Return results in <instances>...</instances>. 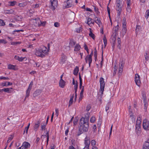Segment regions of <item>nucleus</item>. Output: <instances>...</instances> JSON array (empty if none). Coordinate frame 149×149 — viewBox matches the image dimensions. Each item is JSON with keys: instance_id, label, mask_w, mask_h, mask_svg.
<instances>
[{"instance_id": "c756f323", "label": "nucleus", "mask_w": 149, "mask_h": 149, "mask_svg": "<svg viewBox=\"0 0 149 149\" xmlns=\"http://www.w3.org/2000/svg\"><path fill=\"white\" fill-rule=\"evenodd\" d=\"M81 48L79 44H77L74 47V50L75 51H79Z\"/></svg>"}, {"instance_id": "13d9d810", "label": "nucleus", "mask_w": 149, "mask_h": 149, "mask_svg": "<svg viewBox=\"0 0 149 149\" xmlns=\"http://www.w3.org/2000/svg\"><path fill=\"white\" fill-rule=\"evenodd\" d=\"M102 95L103 94H102L101 93V94L100 95H99L98 96V99L99 100V101L100 102H101L102 101Z\"/></svg>"}, {"instance_id": "58836bf2", "label": "nucleus", "mask_w": 149, "mask_h": 149, "mask_svg": "<svg viewBox=\"0 0 149 149\" xmlns=\"http://www.w3.org/2000/svg\"><path fill=\"white\" fill-rule=\"evenodd\" d=\"M102 61L100 63V65L101 67H102V65H103V47H102Z\"/></svg>"}, {"instance_id": "bf43d9fd", "label": "nucleus", "mask_w": 149, "mask_h": 149, "mask_svg": "<svg viewBox=\"0 0 149 149\" xmlns=\"http://www.w3.org/2000/svg\"><path fill=\"white\" fill-rule=\"evenodd\" d=\"M88 60L89 62V67H90L91 64L92 63V59H88Z\"/></svg>"}, {"instance_id": "b1692460", "label": "nucleus", "mask_w": 149, "mask_h": 149, "mask_svg": "<svg viewBox=\"0 0 149 149\" xmlns=\"http://www.w3.org/2000/svg\"><path fill=\"white\" fill-rule=\"evenodd\" d=\"M76 43L75 42L73 39H70L69 42V45L70 47H73L75 45Z\"/></svg>"}, {"instance_id": "338daca9", "label": "nucleus", "mask_w": 149, "mask_h": 149, "mask_svg": "<svg viewBox=\"0 0 149 149\" xmlns=\"http://www.w3.org/2000/svg\"><path fill=\"white\" fill-rule=\"evenodd\" d=\"M116 2L117 4H122V2L121 1L116 0Z\"/></svg>"}, {"instance_id": "69168bd1", "label": "nucleus", "mask_w": 149, "mask_h": 149, "mask_svg": "<svg viewBox=\"0 0 149 149\" xmlns=\"http://www.w3.org/2000/svg\"><path fill=\"white\" fill-rule=\"evenodd\" d=\"M24 31V30H23L22 29H21V30H14L13 31V32H19L20 31L23 32V31Z\"/></svg>"}, {"instance_id": "5701e85b", "label": "nucleus", "mask_w": 149, "mask_h": 149, "mask_svg": "<svg viewBox=\"0 0 149 149\" xmlns=\"http://www.w3.org/2000/svg\"><path fill=\"white\" fill-rule=\"evenodd\" d=\"M12 83H10V82H6L4 83H2L1 85L3 86H8L12 85Z\"/></svg>"}, {"instance_id": "8fccbe9b", "label": "nucleus", "mask_w": 149, "mask_h": 149, "mask_svg": "<svg viewBox=\"0 0 149 149\" xmlns=\"http://www.w3.org/2000/svg\"><path fill=\"white\" fill-rule=\"evenodd\" d=\"M84 49H85V50H86V51H87L88 53V54L89 53L88 49V48L87 46V45L86 44H84Z\"/></svg>"}, {"instance_id": "6e6d98bb", "label": "nucleus", "mask_w": 149, "mask_h": 149, "mask_svg": "<svg viewBox=\"0 0 149 149\" xmlns=\"http://www.w3.org/2000/svg\"><path fill=\"white\" fill-rule=\"evenodd\" d=\"M54 26L55 27H58L59 26V23L58 22H55L54 24Z\"/></svg>"}, {"instance_id": "4468645a", "label": "nucleus", "mask_w": 149, "mask_h": 149, "mask_svg": "<svg viewBox=\"0 0 149 149\" xmlns=\"http://www.w3.org/2000/svg\"><path fill=\"white\" fill-rule=\"evenodd\" d=\"M14 10L13 9L8 10H5L4 13L5 14H11L14 13Z\"/></svg>"}, {"instance_id": "393cba45", "label": "nucleus", "mask_w": 149, "mask_h": 149, "mask_svg": "<svg viewBox=\"0 0 149 149\" xmlns=\"http://www.w3.org/2000/svg\"><path fill=\"white\" fill-rule=\"evenodd\" d=\"M119 26L117 25L115 27V28H113L114 32L113 33V35H117V33L118 30Z\"/></svg>"}, {"instance_id": "864d4df0", "label": "nucleus", "mask_w": 149, "mask_h": 149, "mask_svg": "<svg viewBox=\"0 0 149 149\" xmlns=\"http://www.w3.org/2000/svg\"><path fill=\"white\" fill-rule=\"evenodd\" d=\"M84 89V86H83L82 87V88H81V91L80 93V95H81V96L83 95Z\"/></svg>"}, {"instance_id": "39448f33", "label": "nucleus", "mask_w": 149, "mask_h": 149, "mask_svg": "<svg viewBox=\"0 0 149 149\" xmlns=\"http://www.w3.org/2000/svg\"><path fill=\"white\" fill-rule=\"evenodd\" d=\"M141 123V121L140 120H139L138 118L136 123V130L138 131H140V130Z\"/></svg>"}, {"instance_id": "f8f14e48", "label": "nucleus", "mask_w": 149, "mask_h": 149, "mask_svg": "<svg viewBox=\"0 0 149 149\" xmlns=\"http://www.w3.org/2000/svg\"><path fill=\"white\" fill-rule=\"evenodd\" d=\"M42 92V90L40 89H38L36 90L33 94V96L34 97H35L39 95H40Z\"/></svg>"}, {"instance_id": "09e8293b", "label": "nucleus", "mask_w": 149, "mask_h": 149, "mask_svg": "<svg viewBox=\"0 0 149 149\" xmlns=\"http://www.w3.org/2000/svg\"><path fill=\"white\" fill-rule=\"evenodd\" d=\"M65 58H63V57H62V59L61 60L60 62V63L62 64H63L64 63H65Z\"/></svg>"}, {"instance_id": "473e14b6", "label": "nucleus", "mask_w": 149, "mask_h": 149, "mask_svg": "<svg viewBox=\"0 0 149 149\" xmlns=\"http://www.w3.org/2000/svg\"><path fill=\"white\" fill-rule=\"evenodd\" d=\"M94 50L95 51L94 52V56L95 57V61H96L97 58V54L96 48H95L94 49Z\"/></svg>"}, {"instance_id": "2f4dec72", "label": "nucleus", "mask_w": 149, "mask_h": 149, "mask_svg": "<svg viewBox=\"0 0 149 149\" xmlns=\"http://www.w3.org/2000/svg\"><path fill=\"white\" fill-rule=\"evenodd\" d=\"M148 54L149 52L148 51L146 52V54L145 55V60L147 61L149 59Z\"/></svg>"}, {"instance_id": "9d476101", "label": "nucleus", "mask_w": 149, "mask_h": 149, "mask_svg": "<svg viewBox=\"0 0 149 149\" xmlns=\"http://www.w3.org/2000/svg\"><path fill=\"white\" fill-rule=\"evenodd\" d=\"M116 35H113L112 36L110 39V42L112 44H115L116 41Z\"/></svg>"}, {"instance_id": "2eb2a0df", "label": "nucleus", "mask_w": 149, "mask_h": 149, "mask_svg": "<svg viewBox=\"0 0 149 149\" xmlns=\"http://www.w3.org/2000/svg\"><path fill=\"white\" fill-rule=\"evenodd\" d=\"M90 143V140L88 139L87 138H86L85 139L84 144L86 145L85 146L89 147Z\"/></svg>"}, {"instance_id": "5fc2aeb1", "label": "nucleus", "mask_w": 149, "mask_h": 149, "mask_svg": "<svg viewBox=\"0 0 149 149\" xmlns=\"http://www.w3.org/2000/svg\"><path fill=\"white\" fill-rule=\"evenodd\" d=\"M109 103H108L107 105L105 107V110L106 111H107L109 110Z\"/></svg>"}, {"instance_id": "c03bdc74", "label": "nucleus", "mask_w": 149, "mask_h": 149, "mask_svg": "<svg viewBox=\"0 0 149 149\" xmlns=\"http://www.w3.org/2000/svg\"><path fill=\"white\" fill-rule=\"evenodd\" d=\"M149 17V10H148L146 12V14L145 15V17L147 19L148 17Z\"/></svg>"}, {"instance_id": "412c9836", "label": "nucleus", "mask_w": 149, "mask_h": 149, "mask_svg": "<svg viewBox=\"0 0 149 149\" xmlns=\"http://www.w3.org/2000/svg\"><path fill=\"white\" fill-rule=\"evenodd\" d=\"M79 70V68L77 66H76L74 70L73 74L75 75H77L78 74V73Z\"/></svg>"}, {"instance_id": "37998d69", "label": "nucleus", "mask_w": 149, "mask_h": 149, "mask_svg": "<svg viewBox=\"0 0 149 149\" xmlns=\"http://www.w3.org/2000/svg\"><path fill=\"white\" fill-rule=\"evenodd\" d=\"M91 108V107L90 104L88 105L86 107V111H88L90 110Z\"/></svg>"}, {"instance_id": "a19ab883", "label": "nucleus", "mask_w": 149, "mask_h": 149, "mask_svg": "<svg viewBox=\"0 0 149 149\" xmlns=\"http://www.w3.org/2000/svg\"><path fill=\"white\" fill-rule=\"evenodd\" d=\"M123 71V68H119L118 72V74L119 76H120L121 75V73Z\"/></svg>"}, {"instance_id": "6e6552de", "label": "nucleus", "mask_w": 149, "mask_h": 149, "mask_svg": "<svg viewBox=\"0 0 149 149\" xmlns=\"http://www.w3.org/2000/svg\"><path fill=\"white\" fill-rule=\"evenodd\" d=\"M127 4L126 8L127 11L129 13H130L131 12L130 7L131 0H127Z\"/></svg>"}, {"instance_id": "20e7f679", "label": "nucleus", "mask_w": 149, "mask_h": 149, "mask_svg": "<svg viewBox=\"0 0 149 149\" xmlns=\"http://www.w3.org/2000/svg\"><path fill=\"white\" fill-rule=\"evenodd\" d=\"M143 125L144 130H149L148 122L146 119H145L143 120Z\"/></svg>"}, {"instance_id": "49530a36", "label": "nucleus", "mask_w": 149, "mask_h": 149, "mask_svg": "<svg viewBox=\"0 0 149 149\" xmlns=\"http://www.w3.org/2000/svg\"><path fill=\"white\" fill-rule=\"evenodd\" d=\"M95 120V117L93 116L91 117L90 119V121L91 123H93L94 122Z\"/></svg>"}, {"instance_id": "de8ad7c7", "label": "nucleus", "mask_w": 149, "mask_h": 149, "mask_svg": "<svg viewBox=\"0 0 149 149\" xmlns=\"http://www.w3.org/2000/svg\"><path fill=\"white\" fill-rule=\"evenodd\" d=\"M9 3H10V6H13L15 5L16 2L15 1H10Z\"/></svg>"}, {"instance_id": "e2e57ef3", "label": "nucleus", "mask_w": 149, "mask_h": 149, "mask_svg": "<svg viewBox=\"0 0 149 149\" xmlns=\"http://www.w3.org/2000/svg\"><path fill=\"white\" fill-rule=\"evenodd\" d=\"M118 40V44H121V41L120 38H118L117 39Z\"/></svg>"}, {"instance_id": "774afa93", "label": "nucleus", "mask_w": 149, "mask_h": 149, "mask_svg": "<svg viewBox=\"0 0 149 149\" xmlns=\"http://www.w3.org/2000/svg\"><path fill=\"white\" fill-rule=\"evenodd\" d=\"M56 114L57 116H58V109H56L55 110Z\"/></svg>"}, {"instance_id": "ea45409f", "label": "nucleus", "mask_w": 149, "mask_h": 149, "mask_svg": "<svg viewBox=\"0 0 149 149\" xmlns=\"http://www.w3.org/2000/svg\"><path fill=\"white\" fill-rule=\"evenodd\" d=\"M76 84L74 86V90L75 91V93H77V91L78 88V82L77 81H76Z\"/></svg>"}, {"instance_id": "f257e3e1", "label": "nucleus", "mask_w": 149, "mask_h": 149, "mask_svg": "<svg viewBox=\"0 0 149 149\" xmlns=\"http://www.w3.org/2000/svg\"><path fill=\"white\" fill-rule=\"evenodd\" d=\"M84 119L81 118L80 120L79 125L77 136H79L84 132L88 131L89 127L88 122L83 121Z\"/></svg>"}, {"instance_id": "680f3d73", "label": "nucleus", "mask_w": 149, "mask_h": 149, "mask_svg": "<svg viewBox=\"0 0 149 149\" xmlns=\"http://www.w3.org/2000/svg\"><path fill=\"white\" fill-rule=\"evenodd\" d=\"M13 135H10V136L8 138V141L10 140V141L13 139Z\"/></svg>"}, {"instance_id": "a18cd8bd", "label": "nucleus", "mask_w": 149, "mask_h": 149, "mask_svg": "<svg viewBox=\"0 0 149 149\" xmlns=\"http://www.w3.org/2000/svg\"><path fill=\"white\" fill-rule=\"evenodd\" d=\"M93 7H94V9L95 12L97 14H99V13H100V12L98 11V9L97 8H96L95 6H94Z\"/></svg>"}, {"instance_id": "dca6fc26", "label": "nucleus", "mask_w": 149, "mask_h": 149, "mask_svg": "<svg viewBox=\"0 0 149 149\" xmlns=\"http://www.w3.org/2000/svg\"><path fill=\"white\" fill-rule=\"evenodd\" d=\"M93 54V51L92 50L90 54L86 56L85 58L86 63H87L88 59H92V57Z\"/></svg>"}, {"instance_id": "7ed1b4c3", "label": "nucleus", "mask_w": 149, "mask_h": 149, "mask_svg": "<svg viewBox=\"0 0 149 149\" xmlns=\"http://www.w3.org/2000/svg\"><path fill=\"white\" fill-rule=\"evenodd\" d=\"M135 81L136 84L139 87L140 86V77L138 74H135Z\"/></svg>"}, {"instance_id": "0e129e2a", "label": "nucleus", "mask_w": 149, "mask_h": 149, "mask_svg": "<svg viewBox=\"0 0 149 149\" xmlns=\"http://www.w3.org/2000/svg\"><path fill=\"white\" fill-rule=\"evenodd\" d=\"M45 127H46V125H42L41 126V130H45Z\"/></svg>"}, {"instance_id": "f3484780", "label": "nucleus", "mask_w": 149, "mask_h": 149, "mask_svg": "<svg viewBox=\"0 0 149 149\" xmlns=\"http://www.w3.org/2000/svg\"><path fill=\"white\" fill-rule=\"evenodd\" d=\"M65 84V82L63 80H60L59 82V86L61 88H63Z\"/></svg>"}, {"instance_id": "72a5a7b5", "label": "nucleus", "mask_w": 149, "mask_h": 149, "mask_svg": "<svg viewBox=\"0 0 149 149\" xmlns=\"http://www.w3.org/2000/svg\"><path fill=\"white\" fill-rule=\"evenodd\" d=\"M46 136L45 135V136L46 137H47V145L48 143V141H49V132H47V133H46Z\"/></svg>"}, {"instance_id": "7c9ffc66", "label": "nucleus", "mask_w": 149, "mask_h": 149, "mask_svg": "<svg viewBox=\"0 0 149 149\" xmlns=\"http://www.w3.org/2000/svg\"><path fill=\"white\" fill-rule=\"evenodd\" d=\"M127 29L126 27H123L122 30V34L123 36L126 34L127 32Z\"/></svg>"}, {"instance_id": "c9c22d12", "label": "nucleus", "mask_w": 149, "mask_h": 149, "mask_svg": "<svg viewBox=\"0 0 149 149\" xmlns=\"http://www.w3.org/2000/svg\"><path fill=\"white\" fill-rule=\"evenodd\" d=\"M124 64L125 62L123 60L120 61L119 63V68H123Z\"/></svg>"}, {"instance_id": "0eeeda50", "label": "nucleus", "mask_w": 149, "mask_h": 149, "mask_svg": "<svg viewBox=\"0 0 149 149\" xmlns=\"http://www.w3.org/2000/svg\"><path fill=\"white\" fill-rule=\"evenodd\" d=\"M32 86L29 85L26 91V96L25 97L24 100H25L26 98L28 97L29 96L30 93L31 89Z\"/></svg>"}, {"instance_id": "6ab92c4d", "label": "nucleus", "mask_w": 149, "mask_h": 149, "mask_svg": "<svg viewBox=\"0 0 149 149\" xmlns=\"http://www.w3.org/2000/svg\"><path fill=\"white\" fill-rule=\"evenodd\" d=\"M14 58L16 60H17L19 61H22L25 58H23L22 57H19L18 56H15L14 57Z\"/></svg>"}, {"instance_id": "423d86ee", "label": "nucleus", "mask_w": 149, "mask_h": 149, "mask_svg": "<svg viewBox=\"0 0 149 149\" xmlns=\"http://www.w3.org/2000/svg\"><path fill=\"white\" fill-rule=\"evenodd\" d=\"M30 144L27 142L25 141L23 142L22 147V149H28L30 147Z\"/></svg>"}, {"instance_id": "9b49d317", "label": "nucleus", "mask_w": 149, "mask_h": 149, "mask_svg": "<svg viewBox=\"0 0 149 149\" xmlns=\"http://www.w3.org/2000/svg\"><path fill=\"white\" fill-rule=\"evenodd\" d=\"M90 115V113L89 112H88L85 115L84 118L82 117L81 118H83L84 119L83 121L86 122H88Z\"/></svg>"}, {"instance_id": "052dcab7", "label": "nucleus", "mask_w": 149, "mask_h": 149, "mask_svg": "<svg viewBox=\"0 0 149 149\" xmlns=\"http://www.w3.org/2000/svg\"><path fill=\"white\" fill-rule=\"evenodd\" d=\"M78 121V120L76 118H75L74 121H73V123L74 125H75L77 124V122Z\"/></svg>"}, {"instance_id": "c85d7f7f", "label": "nucleus", "mask_w": 149, "mask_h": 149, "mask_svg": "<svg viewBox=\"0 0 149 149\" xmlns=\"http://www.w3.org/2000/svg\"><path fill=\"white\" fill-rule=\"evenodd\" d=\"M27 4V3L26 1L19 3V6L21 7H23L26 6Z\"/></svg>"}, {"instance_id": "ddd939ff", "label": "nucleus", "mask_w": 149, "mask_h": 149, "mask_svg": "<svg viewBox=\"0 0 149 149\" xmlns=\"http://www.w3.org/2000/svg\"><path fill=\"white\" fill-rule=\"evenodd\" d=\"M51 3L52 6L53 8L54 9L55 6H56L57 4V1L56 0H51Z\"/></svg>"}, {"instance_id": "cd10ccee", "label": "nucleus", "mask_w": 149, "mask_h": 149, "mask_svg": "<svg viewBox=\"0 0 149 149\" xmlns=\"http://www.w3.org/2000/svg\"><path fill=\"white\" fill-rule=\"evenodd\" d=\"M74 97V94H73L72 95L70 99V101L69 102V107H70L71 105L72 104V102H73V99Z\"/></svg>"}, {"instance_id": "79ce46f5", "label": "nucleus", "mask_w": 149, "mask_h": 149, "mask_svg": "<svg viewBox=\"0 0 149 149\" xmlns=\"http://www.w3.org/2000/svg\"><path fill=\"white\" fill-rule=\"evenodd\" d=\"M5 25V22H4L3 20L0 19V25L4 26Z\"/></svg>"}, {"instance_id": "4be33fe9", "label": "nucleus", "mask_w": 149, "mask_h": 149, "mask_svg": "<svg viewBox=\"0 0 149 149\" xmlns=\"http://www.w3.org/2000/svg\"><path fill=\"white\" fill-rule=\"evenodd\" d=\"M13 88H6L3 89V91H4L5 92H7L8 93H10L11 91V90Z\"/></svg>"}, {"instance_id": "e433bc0d", "label": "nucleus", "mask_w": 149, "mask_h": 149, "mask_svg": "<svg viewBox=\"0 0 149 149\" xmlns=\"http://www.w3.org/2000/svg\"><path fill=\"white\" fill-rule=\"evenodd\" d=\"M103 40L104 41V47H105L107 44V40L105 36H104V38H103Z\"/></svg>"}, {"instance_id": "f03ea898", "label": "nucleus", "mask_w": 149, "mask_h": 149, "mask_svg": "<svg viewBox=\"0 0 149 149\" xmlns=\"http://www.w3.org/2000/svg\"><path fill=\"white\" fill-rule=\"evenodd\" d=\"M100 88L99 92L100 93H101L102 94H103L104 90L105 84L104 80L103 78L101 77L100 78Z\"/></svg>"}, {"instance_id": "4c0bfd02", "label": "nucleus", "mask_w": 149, "mask_h": 149, "mask_svg": "<svg viewBox=\"0 0 149 149\" xmlns=\"http://www.w3.org/2000/svg\"><path fill=\"white\" fill-rule=\"evenodd\" d=\"M95 22H96L97 24L99 23L100 24L101 23V21L100 19H99L97 17H96L95 18Z\"/></svg>"}, {"instance_id": "bb28decb", "label": "nucleus", "mask_w": 149, "mask_h": 149, "mask_svg": "<svg viewBox=\"0 0 149 149\" xmlns=\"http://www.w3.org/2000/svg\"><path fill=\"white\" fill-rule=\"evenodd\" d=\"M90 33L89 34V36L90 37H91L94 40L95 38V35L93 33L92 31H91V29H90Z\"/></svg>"}, {"instance_id": "aec40b11", "label": "nucleus", "mask_w": 149, "mask_h": 149, "mask_svg": "<svg viewBox=\"0 0 149 149\" xmlns=\"http://www.w3.org/2000/svg\"><path fill=\"white\" fill-rule=\"evenodd\" d=\"M40 123V121H38L37 123H35L34 126V130L36 131H37V129L39 127Z\"/></svg>"}, {"instance_id": "603ef678", "label": "nucleus", "mask_w": 149, "mask_h": 149, "mask_svg": "<svg viewBox=\"0 0 149 149\" xmlns=\"http://www.w3.org/2000/svg\"><path fill=\"white\" fill-rule=\"evenodd\" d=\"M95 144H96V141L95 140H93L91 141V145L93 146H95Z\"/></svg>"}, {"instance_id": "a878e982", "label": "nucleus", "mask_w": 149, "mask_h": 149, "mask_svg": "<svg viewBox=\"0 0 149 149\" xmlns=\"http://www.w3.org/2000/svg\"><path fill=\"white\" fill-rule=\"evenodd\" d=\"M15 66L11 64H9L8 65V68L9 69L15 70Z\"/></svg>"}, {"instance_id": "3c124183", "label": "nucleus", "mask_w": 149, "mask_h": 149, "mask_svg": "<svg viewBox=\"0 0 149 149\" xmlns=\"http://www.w3.org/2000/svg\"><path fill=\"white\" fill-rule=\"evenodd\" d=\"M0 43L5 44L7 43V42L6 40L4 39H0Z\"/></svg>"}, {"instance_id": "f704fd0d", "label": "nucleus", "mask_w": 149, "mask_h": 149, "mask_svg": "<svg viewBox=\"0 0 149 149\" xmlns=\"http://www.w3.org/2000/svg\"><path fill=\"white\" fill-rule=\"evenodd\" d=\"M92 19H91L90 17H88V21L87 22V24H88V25H89V24H91V23L93 24L94 22H92Z\"/></svg>"}, {"instance_id": "4d7b16f0", "label": "nucleus", "mask_w": 149, "mask_h": 149, "mask_svg": "<svg viewBox=\"0 0 149 149\" xmlns=\"http://www.w3.org/2000/svg\"><path fill=\"white\" fill-rule=\"evenodd\" d=\"M0 79H4V80H8L9 79V78L8 77H0Z\"/></svg>"}, {"instance_id": "a211bd4d", "label": "nucleus", "mask_w": 149, "mask_h": 149, "mask_svg": "<svg viewBox=\"0 0 149 149\" xmlns=\"http://www.w3.org/2000/svg\"><path fill=\"white\" fill-rule=\"evenodd\" d=\"M142 149H149V143L146 142L143 145Z\"/></svg>"}, {"instance_id": "1a4fd4ad", "label": "nucleus", "mask_w": 149, "mask_h": 149, "mask_svg": "<svg viewBox=\"0 0 149 149\" xmlns=\"http://www.w3.org/2000/svg\"><path fill=\"white\" fill-rule=\"evenodd\" d=\"M67 5L65 6V8H68L71 7L72 6V0H68L66 2Z\"/></svg>"}]
</instances>
